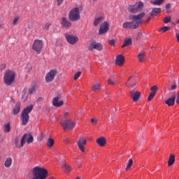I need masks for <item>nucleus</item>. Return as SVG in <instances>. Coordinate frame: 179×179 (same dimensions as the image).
<instances>
[{"label": "nucleus", "mask_w": 179, "mask_h": 179, "mask_svg": "<svg viewBox=\"0 0 179 179\" xmlns=\"http://www.w3.org/2000/svg\"><path fill=\"white\" fill-rule=\"evenodd\" d=\"M146 13H141L138 15H132L129 16V20L131 22H125L122 24L123 29H130L131 30H135V29H138L140 24H142V19L145 17Z\"/></svg>", "instance_id": "obj_1"}, {"label": "nucleus", "mask_w": 179, "mask_h": 179, "mask_svg": "<svg viewBox=\"0 0 179 179\" xmlns=\"http://www.w3.org/2000/svg\"><path fill=\"white\" fill-rule=\"evenodd\" d=\"M32 179H46L48 177V171L44 168L36 166L32 170Z\"/></svg>", "instance_id": "obj_2"}, {"label": "nucleus", "mask_w": 179, "mask_h": 179, "mask_svg": "<svg viewBox=\"0 0 179 179\" xmlns=\"http://www.w3.org/2000/svg\"><path fill=\"white\" fill-rule=\"evenodd\" d=\"M15 78H16V73L13 71H6L3 76V82L5 85L6 86H10L15 81Z\"/></svg>", "instance_id": "obj_3"}, {"label": "nucleus", "mask_w": 179, "mask_h": 179, "mask_svg": "<svg viewBox=\"0 0 179 179\" xmlns=\"http://www.w3.org/2000/svg\"><path fill=\"white\" fill-rule=\"evenodd\" d=\"M33 110V105H29L26 107L21 113V120L22 121V125H27V122H29V114L31 113Z\"/></svg>", "instance_id": "obj_4"}, {"label": "nucleus", "mask_w": 179, "mask_h": 179, "mask_svg": "<svg viewBox=\"0 0 179 179\" xmlns=\"http://www.w3.org/2000/svg\"><path fill=\"white\" fill-rule=\"evenodd\" d=\"M143 9V3L138 1L134 5H129L128 10L130 13H138V12L142 11Z\"/></svg>", "instance_id": "obj_5"}, {"label": "nucleus", "mask_w": 179, "mask_h": 179, "mask_svg": "<svg viewBox=\"0 0 179 179\" xmlns=\"http://www.w3.org/2000/svg\"><path fill=\"white\" fill-rule=\"evenodd\" d=\"M69 19L71 22H77V20L80 19V13L78 8H74L70 11Z\"/></svg>", "instance_id": "obj_6"}, {"label": "nucleus", "mask_w": 179, "mask_h": 179, "mask_svg": "<svg viewBox=\"0 0 179 179\" xmlns=\"http://www.w3.org/2000/svg\"><path fill=\"white\" fill-rule=\"evenodd\" d=\"M43 45L44 43L43 42V41L36 39L32 45V50L33 51H35V52H37V54H41Z\"/></svg>", "instance_id": "obj_7"}, {"label": "nucleus", "mask_w": 179, "mask_h": 179, "mask_svg": "<svg viewBox=\"0 0 179 179\" xmlns=\"http://www.w3.org/2000/svg\"><path fill=\"white\" fill-rule=\"evenodd\" d=\"M60 124L64 131H71L75 128V122L72 120H63Z\"/></svg>", "instance_id": "obj_8"}, {"label": "nucleus", "mask_w": 179, "mask_h": 179, "mask_svg": "<svg viewBox=\"0 0 179 179\" xmlns=\"http://www.w3.org/2000/svg\"><path fill=\"white\" fill-rule=\"evenodd\" d=\"M89 51H94V50H96V51H103V45L101 43H97L94 41H92L90 43V45L88 46Z\"/></svg>", "instance_id": "obj_9"}, {"label": "nucleus", "mask_w": 179, "mask_h": 179, "mask_svg": "<svg viewBox=\"0 0 179 179\" xmlns=\"http://www.w3.org/2000/svg\"><path fill=\"white\" fill-rule=\"evenodd\" d=\"M64 37L69 44H71V45H75V44L79 41V38L73 35L64 34Z\"/></svg>", "instance_id": "obj_10"}, {"label": "nucleus", "mask_w": 179, "mask_h": 179, "mask_svg": "<svg viewBox=\"0 0 179 179\" xmlns=\"http://www.w3.org/2000/svg\"><path fill=\"white\" fill-rule=\"evenodd\" d=\"M57 73H58V71H57V70H50L48 73H46L45 78V81L48 83H50V82H52V80H54V79L55 78V76H57Z\"/></svg>", "instance_id": "obj_11"}, {"label": "nucleus", "mask_w": 179, "mask_h": 179, "mask_svg": "<svg viewBox=\"0 0 179 179\" xmlns=\"http://www.w3.org/2000/svg\"><path fill=\"white\" fill-rule=\"evenodd\" d=\"M26 141L28 144L33 143V136H31V134H24L22 138H21L20 146H24Z\"/></svg>", "instance_id": "obj_12"}, {"label": "nucleus", "mask_w": 179, "mask_h": 179, "mask_svg": "<svg viewBox=\"0 0 179 179\" xmlns=\"http://www.w3.org/2000/svg\"><path fill=\"white\" fill-rule=\"evenodd\" d=\"M108 30H110V24H108V22H104L103 23H102L99 27V34L100 36L103 35V34H106V33H107V31H108Z\"/></svg>", "instance_id": "obj_13"}, {"label": "nucleus", "mask_w": 179, "mask_h": 179, "mask_svg": "<svg viewBox=\"0 0 179 179\" xmlns=\"http://www.w3.org/2000/svg\"><path fill=\"white\" fill-rule=\"evenodd\" d=\"M129 96L132 99V100L134 101V103H136L137 101H139V99L141 97V92L135 91V90H132L129 92Z\"/></svg>", "instance_id": "obj_14"}, {"label": "nucleus", "mask_w": 179, "mask_h": 179, "mask_svg": "<svg viewBox=\"0 0 179 179\" xmlns=\"http://www.w3.org/2000/svg\"><path fill=\"white\" fill-rule=\"evenodd\" d=\"M60 24L62 27H65L66 29H69V27L72 26V23H71V22H69V20H68L65 17H62Z\"/></svg>", "instance_id": "obj_15"}, {"label": "nucleus", "mask_w": 179, "mask_h": 179, "mask_svg": "<svg viewBox=\"0 0 179 179\" xmlns=\"http://www.w3.org/2000/svg\"><path fill=\"white\" fill-rule=\"evenodd\" d=\"M78 147L81 152H85V145H86V138H80L77 142Z\"/></svg>", "instance_id": "obj_16"}, {"label": "nucleus", "mask_w": 179, "mask_h": 179, "mask_svg": "<svg viewBox=\"0 0 179 179\" xmlns=\"http://www.w3.org/2000/svg\"><path fill=\"white\" fill-rule=\"evenodd\" d=\"M176 92H174L173 94L165 101V103L167 104L169 107H171V106H174L176 103Z\"/></svg>", "instance_id": "obj_17"}, {"label": "nucleus", "mask_w": 179, "mask_h": 179, "mask_svg": "<svg viewBox=\"0 0 179 179\" xmlns=\"http://www.w3.org/2000/svg\"><path fill=\"white\" fill-rule=\"evenodd\" d=\"M124 62H125V58L122 55H120L116 57V65H119V66H122V65H124Z\"/></svg>", "instance_id": "obj_18"}, {"label": "nucleus", "mask_w": 179, "mask_h": 179, "mask_svg": "<svg viewBox=\"0 0 179 179\" xmlns=\"http://www.w3.org/2000/svg\"><path fill=\"white\" fill-rule=\"evenodd\" d=\"M52 106L55 107H61L64 106V101H59V96H56L52 100Z\"/></svg>", "instance_id": "obj_19"}, {"label": "nucleus", "mask_w": 179, "mask_h": 179, "mask_svg": "<svg viewBox=\"0 0 179 179\" xmlns=\"http://www.w3.org/2000/svg\"><path fill=\"white\" fill-rule=\"evenodd\" d=\"M22 108V104L20 102H17L13 107V115H17V114H19L20 113V108Z\"/></svg>", "instance_id": "obj_20"}, {"label": "nucleus", "mask_w": 179, "mask_h": 179, "mask_svg": "<svg viewBox=\"0 0 179 179\" xmlns=\"http://www.w3.org/2000/svg\"><path fill=\"white\" fill-rule=\"evenodd\" d=\"M96 143L99 145V146H106V144L107 143V141L106 140V137L101 136L96 139Z\"/></svg>", "instance_id": "obj_21"}, {"label": "nucleus", "mask_w": 179, "mask_h": 179, "mask_svg": "<svg viewBox=\"0 0 179 179\" xmlns=\"http://www.w3.org/2000/svg\"><path fill=\"white\" fill-rule=\"evenodd\" d=\"M62 169H63L64 173H71V171L72 170V168H71V166H69L65 162L62 163Z\"/></svg>", "instance_id": "obj_22"}, {"label": "nucleus", "mask_w": 179, "mask_h": 179, "mask_svg": "<svg viewBox=\"0 0 179 179\" xmlns=\"http://www.w3.org/2000/svg\"><path fill=\"white\" fill-rule=\"evenodd\" d=\"M129 45H132V38H126L124 40V43L122 45V48H124V47H128Z\"/></svg>", "instance_id": "obj_23"}, {"label": "nucleus", "mask_w": 179, "mask_h": 179, "mask_svg": "<svg viewBox=\"0 0 179 179\" xmlns=\"http://www.w3.org/2000/svg\"><path fill=\"white\" fill-rule=\"evenodd\" d=\"M175 162H176V155H174L173 154H171L169 155V159L168 161V166H173V164H174Z\"/></svg>", "instance_id": "obj_24"}, {"label": "nucleus", "mask_w": 179, "mask_h": 179, "mask_svg": "<svg viewBox=\"0 0 179 179\" xmlns=\"http://www.w3.org/2000/svg\"><path fill=\"white\" fill-rule=\"evenodd\" d=\"M160 12H162V8H155L150 12V16H157V15H159V13H160Z\"/></svg>", "instance_id": "obj_25"}, {"label": "nucleus", "mask_w": 179, "mask_h": 179, "mask_svg": "<svg viewBox=\"0 0 179 179\" xmlns=\"http://www.w3.org/2000/svg\"><path fill=\"white\" fill-rule=\"evenodd\" d=\"M103 20H104V17H99L95 18L94 20V26H95V27H97V26H99L100 23L103 22Z\"/></svg>", "instance_id": "obj_26"}, {"label": "nucleus", "mask_w": 179, "mask_h": 179, "mask_svg": "<svg viewBox=\"0 0 179 179\" xmlns=\"http://www.w3.org/2000/svg\"><path fill=\"white\" fill-rule=\"evenodd\" d=\"M29 99V94H27V88H24L22 92V100L26 101Z\"/></svg>", "instance_id": "obj_27"}, {"label": "nucleus", "mask_w": 179, "mask_h": 179, "mask_svg": "<svg viewBox=\"0 0 179 179\" xmlns=\"http://www.w3.org/2000/svg\"><path fill=\"white\" fill-rule=\"evenodd\" d=\"M13 159L11 157L6 158V161L4 162V166L6 169H9L10 166H12Z\"/></svg>", "instance_id": "obj_28"}, {"label": "nucleus", "mask_w": 179, "mask_h": 179, "mask_svg": "<svg viewBox=\"0 0 179 179\" xmlns=\"http://www.w3.org/2000/svg\"><path fill=\"white\" fill-rule=\"evenodd\" d=\"M145 52H140L138 55V61H140V62H145Z\"/></svg>", "instance_id": "obj_29"}, {"label": "nucleus", "mask_w": 179, "mask_h": 179, "mask_svg": "<svg viewBox=\"0 0 179 179\" xmlns=\"http://www.w3.org/2000/svg\"><path fill=\"white\" fill-rule=\"evenodd\" d=\"M55 141L52 138H48L47 141L48 148H52L54 146Z\"/></svg>", "instance_id": "obj_30"}, {"label": "nucleus", "mask_w": 179, "mask_h": 179, "mask_svg": "<svg viewBox=\"0 0 179 179\" xmlns=\"http://www.w3.org/2000/svg\"><path fill=\"white\" fill-rule=\"evenodd\" d=\"M37 89V85H34L31 87V88L29 90L28 93L29 94H33L34 93H36V90Z\"/></svg>", "instance_id": "obj_31"}, {"label": "nucleus", "mask_w": 179, "mask_h": 179, "mask_svg": "<svg viewBox=\"0 0 179 179\" xmlns=\"http://www.w3.org/2000/svg\"><path fill=\"white\" fill-rule=\"evenodd\" d=\"M4 132H10V123H7L4 124Z\"/></svg>", "instance_id": "obj_32"}, {"label": "nucleus", "mask_w": 179, "mask_h": 179, "mask_svg": "<svg viewBox=\"0 0 179 179\" xmlns=\"http://www.w3.org/2000/svg\"><path fill=\"white\" fill-rule=\"evenodd\" d=\"M100 84H94L92 86V92H97V90H100Z\"/></svg>", "instance_id": "obj_33"}, {"label": "nucleus", "mask_w": 179, "mask_h": 179, "mask_svg": "<svg viewBox=\"0 0 179 179\" xmlns=\"http://www.w3.org/2000/svg\"><path fill=\"white\" fill-rule=\"evenodd\" d=\"M20 140L19 139V138H16L15 140H14V143L16 146V148H23V146H20Z\"/></svg>", "instance_id": "obj_34"}, {"label": "nucleus", "mask_w": 179, "mask_h": 179, "mask_svg": "<svg viewBox=\"0 0 179 179\" xmlns=\"http://www.w3.org/2000/svg\"><path fill=\"white\" fill-rule=\"evenodd\" d=\"M134 164V161H132V159H129L126 170H129L132 167V165Z\"/></svg>", "instance_id": "obj_35"}, {"label": "nucleus", "mask_w": 179, "mask_h": 179, "mask_svg": "<svg viewBox=\"0 0 179 179\" xmlns=\"http://www.w3.org/2000/svg\"><path fill=\"white\" fill-rule=\"evenodd\" d=\"M171 22V16H165L164 18V23H170Z\"/></svg>", "instance_id": "obj_36"}, {"label": "nucleus", "mask_w": 179, "mask_h": 179, "mask_svg": "<svg viewBox=\"0 0 179 179\" xmlns=\"http://www.w3.org/2000/svg\"><path fill=\"white\" fill-rule=\"evenodd\" d=\"M170 30L169 27H163L159 29L160 33H166V31Z\"/></svg>", "instance_id": "obj_37"}, {"label": "nucleus", "mask_w": 179, "mask_h": 179, "mask_svg": "<svg viewBox=\"0 0 179 179\" xmlns=\"http://www.w3.org/2000/svg\"><path fill=\"white\" fill-rule=\"evenodd\" d=\"M163 1L164 0H155V1L151 2L152 5H162L163 3Z\"/></svg>", "instance_id": "obj_38"}, {"label": "nucleus", "mask_w": 179, "mask_h": 179, "mask_svg": "<svg viewBox=\"0 0 179 179\" xmlns=\"http://www.w3.org/2000/svg\"><path fill=\"white\" fill-rule=\"evenodd\" d=\"M80 75H82V72L78 71L77 72L73 77L74 80H78V78H80Z\"/></svg>", "instance_id": "obj_39"}, {"label": "nucleus", "mask_w": 179, "mask_h": 179, "mask_svg": "<svg viewBox=\"0 0 179 179\" xmlns=\"http://www.w3.org/2000/svg\"><path fill=\"white\" fill-rule=\"evenodd\" d=\"M155 96H156L155 92H150L149 96H148V101H150L151 100H152L153 97H155Z\"/></svg>", "instance_id": "obj_40"}, {"label": "nucleus", "mask_w": 179, "mask_h": 179, "mask_svg": "<svg viewBox=\"0 0 179 179\" xmlns=\"http://www.w3.org/2000/svg\"><path fill=\"white\" fill-rule=\"evenodd\" d=\"M150 90H151V93H155V94H156V92H157V90H158L157 86H156V85L152 86L150 88Z\"/></svg>", "instance_id": "obj_41"}, {"label": "nucleus", "mask_w": 179, "mask_h": 179, "mask_svg": "<svg viewBox=\"0 0 179 179\" xmlns=\"http://www.w3.org/2000/svg\"><path fill=\"white\" fill-rule=\"evenodd\" d=\"M6 69V64L3 63L0 65V72H2V71H5Z\"/></svg>", "instance_id": "obj_42"}, {"label": "nucleus", "mask_w": 179, "mask_h": 179, "mask_svg": "<svg viewBox=\"0 0 179 179\" xmlns=\"http://www.w3.org/2000/svg\"><path fill=\"white\" fill-rule=\"evenodd\" d=\"M31 69H32V67L31 65H27L26 69H25V71L26 72H27L28 73H31Z\"/></svg>", "instance_id": "obj_43"}, {"label": "nucleus", "mask_w": 179, "mask_h": 179, "mask_svg": "<svg viewBox=\"0 0 179 179\" xmlns=\"http://www.w3.org/2000/svg\"><path fill=\"white\" fill-rule=\"evenodd\" d=\"M108 43L109 44V45L115 46V41L114 39H111V40L108 41Z\"/></svg>", "instance_id": "obj_44"}, {"label": "nucleus", "mask_w": 179, "mask_h": 179, "mask_svg": "<svg viewBox=\"0 0 179 179\" xmlns=\"http://www.w3.org/2000/svg\"><path fill=\"white\" fill-rule=\"evenodd\" d=\"M108 85H112L113 86H114L115 85H117V83H118L117 81L113 82L110 79H108Z\"/></svg>", "instance_id": "obj_45"}, {"label": "nucleus", "mask_w": 179, "mask_h": 179, "mask_svg": "<svg viewBox=\"0 0 179 179\" xmlns=\"http://www.w3.org/2000/svg\"><path fill=\"white\" fill-rule=\"evenodd\" d=\"M17 22H19V17H16L15 18H14V20H13V25L15 26V24H17Z\"/></svg>", "instance_id": "obj_46"}, {"label": "nucleus", "mask_w": 179, "mask_h": 179, "mask_svg": "<svg viewBox=\"0 0 179 179\" xmlns=\"http://www.w3.org/2000/svg\"><path fill=\"white\" fill-rule=\"evenodd\" d=\"M50 26H51V23L47 22L44 26V30H48L50 29Z\"/></svg>", "instance_id": "obj_47"}, {"label": "nucleus", "mask_w": 179, "mask_h": 179, "mask_svg": "<svg viewBox=\"0 0 179 179\" xmlns=\"http://www.w3.org/2000/svg\"><path fill=\"white\" fill-rule=\"evenodd\" d=\"M91 122H92V125H97V124H98L97 120H96L94 118L91 119Z\"/></svg>", "instance_id": "obj_48"}, {"label": "nucleus", "mask_w": 179, "mask_h": 179, "mask_svg": "<svg viewBox=\"0 0 179 179\" xmlns=\"http://www.w3.org/2000/svg\"><path fill=\"white\" fill-rule=\"evenodd\" d=\"M127 86H129V87H134V86H135V85H136V83H134V84H131V83H129V81H128L126 83Z\"/></svg>", "instance_id": "obj_49"}, {"label": "nucleus", "mask_w": 179, "mask_h": 179, "mask_svg": "<svg viewBox=\"0 0 179 179\" xmlns=\"http://www.w3.org/2000/svg\"><path fill=\"white\" fill-rule=\"evenodd\" d=\"M64 3V0H57V6H61V4Z\"/></svg>", "instance_id": "obj_50"}, {"label": "nucleus", "mask_w": 179, "mask_h": 179, "mask_svg": "<svg viewBox=\"0 0 179 179\" xmlns=\"http://www.w3.org/2000/svg\"><path fill=\"white\" fill-rule=\"evenodd\" d=\"M177 89V85H173L171 87V88H168V90H176Z\"/></svg>", "instance_id": "obj_51"}, {"label": "nucleus", "mask_w": 179, "mask_h": 179, "mask_svg": "<svg viewBox=\"0 0 179 179\" xmlns=\"http://www.w3.org/2000/svg\"><path fill=\"white\" fill-rule=\"evenodd\" d=\"M43 100H44V99L41 96H39L37 99V102L38 103H41V101H43Z\"/></svg>", "instance_id": "obj_52"}, {"label": "nucleus", "mask_w": 179, "mask_h": 179, "mask_svg": "<svg viewBox=\"0 0 179 179\" xmlns=\"http://www.w3.org/2000/svg\"><path fill=\"white\" fill-rule=\"evenodd\" d=\"M141 36H142V32H138L137 34V40H141Z\"/></svg>", "instance_id": "obj_53"}, {"label": "nucleus", "mask_w": 179, "mask_h": 179, "mask_svg": "<svg viewBox=\"0 0 179 179\" xmlns=\"http://www.w3.org/2000/svg\"><path fill=\"white\" fill-rule=\"evenodd\" d=\"M171 4H170V3L166 4V9H171Z\"/></svg>", "instance_id": "obj_54"}, {"label": "nucleus", "mask_w": 179, "mask_h": 179, "mask_svg": "<svg viewBox=\"0 0 179 179\" xmlns=\"http://www.w3.org/2000/svg\"><path fill=\"white\" fill-rule=\"evenodd\" d=\"M176 103H177V104H179V93L178 94V97L176 99Z\"/></svg>", "instance_id": "obj_55"}, {"label": "nucleus", "mask_w": 179, "mask_h": 179, "mask_svg": "<svg viewBox=\"0 0 179 179\" xmlns=\"http://www.w3.org/2000/svg\"><path fill=\"white\" fill-rule=\"evenodd\" d=\"M176 38H177V41L179 42V34H176Z\"/></svg>", "instance_id": "obj_56"}, {"label": "nucleus", "mask_w": 179, "mask_h": 179, "mask_svg": "<svg viewBox=\"0 0 179 179\" xmlns=\"http://www.w3.org/2000/svg\"><path fill=\"white\" fill-rule=\"evenodd\" d=\"M68 115V113H64V117H66Z\"/></svg>", "instance_id": "obj_57"}, {"label": "nucleus", "mask_w": 179, "mask_h": 179, "mask_svg": "<svg viewBox=\"0 0 179 179\" xmlns=\"http://www.w3.org/2000/svg\"><path fill=\"white\" fill-rule=\"evenodd\" d=\"M64 141H66V143H68V138L64 139Z\"/></svg>", "instance_id": "obj_58"}, {"label": "nucleus", "mask_w": 179, "mask_h": 179, "mask_svg": "<svg viewBox=\"0 0 179 179\" xmlns=\"http://www.w3.org/2000/svg\"><path fill=\"white\" fill-rule=\"evenodd\" d=\"M131 78H132V77H130V78H129V81L131 80Z\"/></svg>", "instance_id": "obj_59"}, {"label": "nucleus", "mask_w": 179, "mask_h": 179, "mask_svg": "<svg viewBox=\"0 0 179 179\" xmlns=\"http://www.w3.org/2000/svg\"><path fill=\"white\" fill-rule=\"evenodd\" d=\"M148 20H150V17H149V18L148 19Z\"/></svg>", "instance_id": "obj_60"}, {"label": "nucleus", "mask_w": 179, "mask_h": 179, "mask_svg": "<svg viewBox=\"0 0 179 179\" xmlns=\"http://www.w3.org/2000/svg\"><path fill=\"white\" fill-rule=\"evenodd\" d=\"M2 25L0 24V27H1Z\"/></svg>", "instance_id": "obj_61"}, {"label": "nucleus", "mask_w": 179, "mask_h": 179, "mask_svg": "<svg viewBox=\"0 0 179 179\" xmlns=\"http://www.w3.org/2000/svg\"><path fill=\"white\" fill-rule=\"evenodd\" d=\"M93 1H97V0H93Z\"/></svg>", "instance_id": "obj_62"}, {"label": "nucleus", "mask_w": 179, "mask_h": 179, "mask_svg": "<svg viewBox=\"0 0 179 179\" xmlns=\"http://www.w3.org/2000/svg\"><path fill=\"white\" fill-rule=\"evenodd\" d=\"M0 160H1V157H0Z\"/></svg>", "instance_id": "obj_63"}]
</instances>
